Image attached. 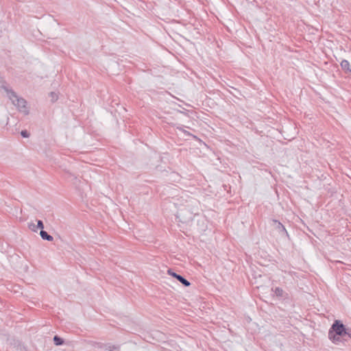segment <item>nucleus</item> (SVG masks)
Segmentation results:
<instances>
[{
    "label": "nucleus",
    "instance_id": "obj_6",
    "mask_svg": "<svg viewBox=\"0 0 351 351\" xmlns=\"http://www.w3.org/2000/svg\"><path fill=\"white\" fill-rule=\"evenodd\" d=\"M99 348H104L105 350L108 351H119L120 350V346L119 345L99 343Z\"/></svg>",
    "mask_w": 351,
    "mask_h": 351
},
{
    "label": "nucleus",
    "instance_id": "obj_5",
    "mask_svg": "<svg viewBox=\"0 0 351 351\" xmlns=\"http://www.w3.org/2000/svg\"><path fill=\"white\" fill-rule=\"evenodd\" d=\"M167 274L170 275L171 276L175 278L176 280H178L180 283H182L184 287H189L191 283L189 280H187L184 277L176 273L173 271L171 269H169L167 270Z\"/></svg>",
    "mask_w": 351,
    "mask_h": 351
},
{
    "label": "nucleus",
    "instance_id": "obj_3",
    "mask_svg": "<svg viewBox=\"0 0 351 351\" xmlns=\"http://www.w3.org/2000/svg\"><path fill=\"white\" fill-rule=\"evenodd\" d=\"M195 215L187 208H181L178 211L177 217L182 223H188L193 219Z\"/></svg>",
    "mask_w": 351,
    "mask_h": 351
},
{
    "label": "nucleus",
    "instance_id": "obj_10",
    "mask_svg": "<svg viewBox=\"0 0 351 351\" xmlns=\"http://www.w3.org/2000/svg\"><path fill=\"white\" fill-rule=\"evenodd\" d=\"M341 66L343 70H344L345 71H349L350 70V63L348 60H343L341 62Z\"/></svg>",
    "mask_w": 351,
    "mask_h": 351
},
{
    "label": "nucleus",
    "instance_id": "obj_4",
    "mask_svg": "<svg viewBox=\"0 0 351 351\" xmlns=\"http://www.w3.org/2000/svg\"><path fill=\"white\" fill-rule=\"evenodd\" d=\"M271 226L278 232L282 237H289L288 232L285 226L278 220L272 219Z\"/></svg>",
    "mask_w": 351,
    "mask_h": 351
},
{
    "label": "nucleus",
    "instance_id": "obj_12",
    "mask_svg": "<svg viewBox=\"0 0 351 351\" xmlns=\"http://www.w3.org/2000/svg\"><path fill=\"white\" fill-rule=\"evenodd\" d=\"M28 228L33 232H36L38 229L36 228V225L33 223V222H30L28 223Z\"/></svg>",
    "mask_w": 351,
    "mask_h": 351
},
{
    "label": "nucleus",
    "instance_id": "obj_15",
    "mask_svg": "<svg viewBox=\"0 0 351 351\" xmlns=\"http://www.w3.org/2000/svg\"><path fill=\"white\" fill-rule=\"evenodd\" d=\"M178 129L180 131H182L183 133H184L187 136H191V134H190V132H189L188 131L184 130L183 128H178Z\"/></svg>",
    "mask_w": 351,
    "mask_h": 351
},
{
    "label": "nucleus",
    "instance_id": "obj_8",
    "mask_svg": "<svg viewBox=\"0 0 351 351\" xmlns=\"http://www.w3.org/2000/svg\"><path fill=\"white\" fill-rule=\"evenodd\" d=\"M274 294L279 298H285V291L280 287H276L271 289Z\"/></svg>",
    "mask_w": 351,
    "mask_h": 351
},
{
    "label": "nucleus",
    "instance_id": "obj_1",
    "mask_svg": "<svg viewBox=\"0 0 351 351\" xmlns=\"http://www.w3.org/2000/svg\"><path fill=\"white\" fill-rule=\"evenodd\" d=\"M346 326L340 320H335L328 331V338L334 343H338L341 337L347 333Z\"/></svg>",
    "mask_w": 351,
    "mask_h": 351
},
{
    "label": "nucleus",
    "instance_id": "obj_14",
    "mask_svg": "<svg viewBox=\"0 0 351 351\" xmlns=\"http://www.w3.org/2000/svg\"><path fill=\"white\" fill-rule=\"evenodd\" d=\"M21 135L23 137V138H28L29 136V133L27 131V130H22L21 132Z\"/></svg>",
    "mask_w": 351,
    "mask_h": 351
},
{
    "label": "nucleus",
    "instance_id": "obj_16",
    "mask_svg": "<svg viewBox=\"0 0 351 351\" xmlns=\"http://www.w3.org/2000/svg\"><path fill=\"white\" fill-rule=\"evenodd\" d=\"M346 335H348L351 339V329L347 328V333H346Z\"/></svg>",
    "mask_w": 351,
    "mask_h": 351
},
{
    "label": "nucleus",
    "instance_id": "obj_11",
    "mask_svg": "<svg viewBox=\"0 0 351 351\" xmlns=\"http://www.w3.org/2000/svg\"><path fill=\"white\" fill-rule=\"evenodd\" d=\"M49 97L51 98V101L53 102V103L56 101L58 100V95L55 92H51L49 93Z\"/></svg>",
    "mask_w": 351,
    "mask_h": 351
},
{
    "label": "nucleus",
    "instance_id": "obj_13",
    "mask_svg": "<svg viewBox=\"0 0 351 351\" xmlns=\"http://www.w3.org/2000/svg\"><path fill=\"white\" fill-rule=\"evenodd\" d=\"M36 228L37 229H40L41 230H43L44 228V224H43V221L41 220H37V224H36Z\"/></svg>",
    "mask_w": 351,
    "mask_h": 351
},
{
    "label": "nucleus",
    "instance_id": "obj_2",
    "mask_svg": "<svg viewBox=\"0 0 351 351\" xmlns=\"http://www.w3.org/2000/svg\"><path fill=\"white\" fill-rule=\"evenodd\" d=\"M2 88L8 93L9 99L12 100V104L16 106L20 111L25 114L28 113L25 99L19 97L13 90L8 88L5 86H2Z\"/></svg>",
    "mask_w": 351,
    "mask_h": 351
},
{
    "label": "nucleus",
    "instance_id": "obj_7",
    "mask_svg": "<svg viewBox=\"0 0 351 351\" xmlns=\"http://www.w3.org/2000/svg\"><path fill=\"white\" fill-rule=\"evenodd\" d=\"M40 235L43 240L52 241L53 240V237L49 234L45 230H41L40 232Z\"/></svg>",
    "mask_w": 351,
    "mask_h": 351
},
{
    "label": "nucleus",
    "instance_id": "obj_9",
    "mask_svg": "<svg viewBox=\"0 0 351 351\" xmlns=\"http://www.w3.org/2000/svg\"><path fill=\"white\" fill-rule=\"evenodd\" d=\"M53 340L56 346H61L64 343V340L58 335H55L53 338Z\"/></svg>",
    "mask_w": 351,
    "mask_h": 351
}]
</instances>
